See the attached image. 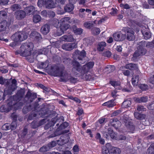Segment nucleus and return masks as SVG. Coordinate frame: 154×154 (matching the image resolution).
<instances>
[{
  "label": "nucleus",
  "instance_id": "23",
  "mask_svg": "<svg viewBox=\"0 0 154 154\" xmlns=\"http://www.w3.org/2000/svg\"><path fill=\"white\" fill-rule=\"evenodd\" d=\"M50 29L49 25L46 24L42 27L41 29V31L43 34L46 35L49 32Z\"/></svg>",
  "mask_w": 154,
  "mask_h": 154
},
{
  "label": "nucleus",
  "instance_id": "27",
  "mask_svg": "<svg viewBox=\"0 0 154 154\" xmlns=\"http://www.w3.org/2000/svg\"><path fill=\"white\" fill-rule=\"evenodd\" d=\"M107 129V132L106 130H104L103 131V134L104 136L105 137L106 139L109 138V136L108 134L109 135L111 134L112 133H113L114 132L113 130L110 127L108 128H106Z\"/></svg>",
  "mask_w": 154,
  "mask_h": 154
},
{
  "label": "nucleus",
  "instance_id": "4",
  "mask_svg": "<svg viewBox=\"0 0 154 154\" xmlns=\"http://www.w3.org/2000/svg\"><path fill=\"white\" fill-rule=\"evenodd\" d=\"M64 67H59L57 66L54 65L52 66L50 69V72L52 75L56 76H60V80L62 81V78L64 76V74L66 72L64 70Z\"/></svg>",
  "mask_w": 154,
  "mask_h": 154
},
{
  "label": "nucleus",
  "instance_id": "46",
  "mask_svg": "<svg viewBox=\"0 0 154 154\" xmlns=\"http://www.w3.org/2000/svg\"><path fill=\"white\" fill-rule=\"evenodd\" d=\"M50 149L48 145L44 146L41 147L39 150V151L41 152H46L47 151H48Z\"/></svg>",
  "mask_w": 154,
  "mask_h": 154
},
{
  "label": "nucleus",
  "instance_id": "16",
  "mask_svg": "<svg viewBox=\"0 0 154 154\" xmlns=\"http://www.w3.org/2000/svg\"><path fill=\"white\" fill-rule=\"evenodd\" d=\"M141 31L145 39L147 40L151 37V34L148 29L145 27H143L141 29Z\"/></svg>",
  "mask_w": 154,
  "mask_h": 154
},
{
  "label": "nucleus",
  "instance_id": "11",
  "mask_svg": "<svg viewBox=\"0 0 154 154\" xmlns=\"http://www.w3.org/2000/svg\"><path fill=\"white\" fill-rule=\"evenodd\" d=\"M123 32H116L113 35V38L115 41H121L123 40L126 37V34H123Z\"/></svg>",
  "mask_w": 154,
  "mask_h": 154
},
{
  "label": "nucleus",
  "instance_id": "47",
  "mask_svg": "<svg viewBox=\"0 0 154 154\" xmlns=\"http://www.w3.org/2000/svg\"><path fill=\"white\" fill-rule=\"evenodd\" d=\"M115 69V67L114 66L109 65L108 66L106 69L109 73L111 72H113Z\"/></svg>",
  "mask_w": 154,
  "mask_h": 154
},
{
  "label": "nucleus",
  "instance_id": "52",
  "mask_svg": "<svg viewBox=\"0 0 154 154\" xmlns=\"http://www.w3.org/2000/svg\"><path fill=\"white\" fill-rule=\"evenodd\" d=\"M31 127L33 128H36L39 127L38 122H37L33 121L31 124Z\"/></svg>",
  "mask_w": 154,
  "mask_h": 154
},
{
  "label": "nucleus",
  "instance_id": "53",
  "mask_svg": "<svg viewBox=\"0 0 154 154\" xmlns=\"http://www.w3.org/2000/svg\"><path fill=\"white\" fill-rule=\"evenodd\" d=\"M146 46L148 48H152L154 47V40L151 42H148L146 45Z\"/></svg>",
  "mask_w": 154,
  "mask_h": 154
},
{
  "label": "nucleus",
  "instance_id": "43",
  "mask_svg": "<svg viewBox=\"0 0 154 154\" xmlns=\"http://www.w3.org/2000/svg\"><path fill=\"white\" fill-rule=\"evenodd\" d=\"M131 104V102L130 100L125 101L122 104V106L124 108H127L130 106Z\"/></svg>",
  "mask_w": 154,
  "mask_h": 154
},
{
  "label": "nucleus",
  "instance_id": "56",
  "mask_svg": "<svg viewBox=\"0 0 154 154\" xmlns=\"http://www.w3.org/2000/svg\"><path fill=\"white\" fill-rule=\"evenodd\" d=\"M17 126V124L16 122L15 121L13 122L11 125H10V129H11V130H14L16 128Z\"/></svg>",
  "mask_w": 154,
  "mask_h": 154
},
{
  "label": "nucleus",
  "instance_id": "39",
  "mask_svg": "<svg viewBox=\"0 0 154 154\" xmlns=\"http://www.w3.org/2000/svg\"><path fill=\"white\" fill-rule=\"evenodd\" d=\"M51 24L56 28H58L60 27L59 20L56 19H53L51 21Z\"/></svg>",
  "mask_w": 154,
  "mask_h": 154
},
{
  "label": "nucleus",
  "instance_id": "64",
  "mask_svg": "<svg viewBox=\"0 0 154 154\" xmlns=\"http://www.w3.org/2000/svg\"><path fill=\"white\" fill-rule=\"evenodd\" d=\"M148 3L151 8H154V0H148Z\"/></svg>",
  "mask_w": 154,
  "mask_h": 154
},
{
  "label": "nucleus",
  "instance_id": "18",
  "mask_svg": "<svg viewBox=\"0 0 154 154\" xmlns=\"http://www.w3.org/2000/svg\"><path fill=\"white\" fill-rule=\"evenodd\" d=\"M40 54L38 52L35 51L32 54L30 53V54L29 56H26V57H27L26 59L29 62L33 63L38 55Z\"/></svg>",
  "mask_w": 154,
  "mask_h": 154
},
{
  "label": "nucleus",
  "instance_id": "34",
  "mask_svg": "<svg viewBox=\"0 0 154 154\" xmlns=\"http://www.w3.org/2000/svg\"><path fill=\"white\" fill-rule=\"evenodd\" d=\"M139 76L138 75L134 76L132 79V83L134 86L137 85H138L139 80Z\"/></svg>",
  "mask_w": 154,
  "mask_h": 154
},
{
  "label": "nucleus",
  "instance_id": "60",
  "mask_svg": "<svg viewBox=\"0 0 154 154\" xmlns=\"http://www.w3.org/2000/svg\"><path fill=\"white\" fill-rule=\"evenodd\" d=\"M56 143H57L55 141H53L48 143V145L50 149L51 148L55 146L56 145Z\"/></svg>",
  "mask_w": 154,
  "mask_h": 154
},
{
  "label": "nucleus",
  "instance_id": "33",
  "mask_svg": "<svg viewBox=\"0 0 154 154\" xmlns=\"http://www.w3.org/2000/svg\"><path fill=\"white\" fill-rule=\"evenodd\" d=\"M135 117L137 119L143 120L145 119V115L144 114H140L137 112L134 113Z\"/></svg>",
  "mask_w": 154,
  "mask_h": 154
},
{
  "label": "nucleus",
  "instance_id": "42",
  "mask_svg": "<svg viewBox=\"0 0 154 154\" xmlns=\"http://www.w3.org/2000/svg\"><path fill=\"white\" fill-rule=\"evenodd\" d=\"M41 19V16L38 14L34 15L33 17V21L35 23H37L39 22Z\"/></svg>",
  "mask_w": 154,
  "mask_h": 154
},
{
  "label": "nucleus",
  "instance_id": "17",
  "mask_svg": "<svg viewBox=\"0 0 154 154\" xmlns=\"http://www.w3.org/2000/svg\"><path fill=\"white\" fill-rule=\"evenodd\" d=\"M39 104L37 102H35L34 104L32 105H29L27 108L26 107H24L23 110V112L24 114H26L27 113V112H25V110L26 109H27L28 111H35L37 110V108Z\"/></svg>",
  "mask_w": 154,
  "mask_h": 154
},
{
  "label": "nucleus",
  "instance_id": "61",
  "mask_svg": "<svg viewBox=\"0 0 154 154\" xmlns=\"http://www.w3.org/2000/svg\"><path fill=\"white\" fill-rule=\"evenodd\" d=\"M147 2H145L143 3L142 6L143 8L145 9H149L150 8L149 5L148 3Z\"/></svg>",
  "mask_w": 154,
  "mask_h": 154
},
{
  "label": "nucleus",
  "instance_id": "57",
  "mask_svg": "<svg viewBox=\"0 0 154 154\" xmlns=\"http://www.w3.org/2000/svg\"><path fill=\"white\" fill-rule=\"evenodd\" d=\"M7 13L6 11H0V19H3L7 16Z\"/></svg>",
  "mask_w": 154,
  "mask_h": 154
},
{
  "label": "nucleus",
  "instance_id": "49",
  "mask_svg": "<svg viewBox=\"0 0 154 154\" xmlns=\"http://www.w3.org/2000/svg\"><path fill=\"white\" fill-rule=\"evenodd\" d=\"M63 62L66 64H69L72 62V60L69 58H64L63 59Z\"/></svg>",
  "mask_w": 154,
  "mask_h": 154
},
{
  "label": "nucleus",
  "instance_id": "30",
  "mask_svg": "<svg viewBox=\"0 0 154 154\" xmlns=\"http://www.w3.org/2000/svg\"><path fill=\"white\" fill-rule=\"evenodd\" d=\"M72 28L73 29V31L76 34L81 35L83 32V29L81 28H77L76 26H73Z\"/></svg>",
  "mask_w": 154,
  "mask_h": 154
},
{
  "label": "nucleus",
  "instance_id": "36",
  "mask_svg": "<svg viewBox=\"0 0 154 154\" xmlns=\"http://www.w3.org/2000/svg\"><path fill=\"white\" fill-rule=\"evenodd\" d=\"M60 30L62 33H63L64 31L66 30L70 26L68 24H60Z\"/></svg>",
  "mask_w": 154,
  "mask_h": 154
},
{
  "label": "nucleus",
  "instance_id": "37",
  "mask_svg": "<svg viewBox=\"0 0 154 154\" xmlns=\"http://www.w3.org/2000/svg\"><path fill=\"white\" fill-rule=\"evenodd\" d=\"M94 23V22L93 21H90L85 23L84 24V25L86 28L90 29L93 27Z\"/></svg>",
  "mask_w": 154,
  "mask_h": 154
},
{
  "label": "nucleus",
  "instance_id": "28",
  "mask_svg": "<svg viewBox=\"0 0 154 154\" xmlns=\"http://www.w3.org/2000/svg\"><path fill=\"white\" fill-rule=\"evenodd\" d=\"M62 40L64 41L72 42L74 41L75 39L72 35H64L62 37Z\"/></svg>",
  "mask_w": 154,
  "mask_h": 154
},
{
  "label": "nucleus",
  "instance_id": "29",
  "mask_svg": "<svg viewBox=\"0 0 154 154\" xmlns=\"http://www.w3.org/2000/svg\"><path fill=\"white\" fill-rule=\"evenodd\" d=\"M106 46V43L104 42L99 43L97 45V49L99 51H103Z\"/></svg>",
  "mask_w": 154,
  "mask_h": 154
},
{
  "label": "nucleus",
  "instance_id": "50",
  "mask_svg": "<svg viewBox=\"0 0 154 154\" xmlns=\"http://www.w3.org/2000/svg\"><path fill=\"white\" fill-rule=\"evenodd\" d=\"M154 151V143H152L147 150L149 153H152Z\"/></svg>",
  "mask_w": 154,
  "mask_h": 154
},
{
  "label": "nucleus",
  "instance_id": "22",
  "mask_svg": "<svg viewBox=\"0 0 154 154\" xmlns=\"http://www.w3.org/2000/svg\"><path fill=\"white\" fill-rule=\"evenodd\" d=\"M61 129L58 127L56 129V131L54 133V134H51L50 135V137H54L59 135H60L69 132V130H65L63 131H61Z\"/></svg>",
  "mask_w": 154,
  "mask_h": 154
},
{
  "label": "nucleus",
  "instance_id": "14",
  "mask_svg": "<svg viewBox=\"0 0 154 154\" xmlns=\"http://www.w3.org/2000/svg\"><path fill=\"white\" fill-rule=\"evenodd\" d=\"M77 47L76 44L74 43H66L63 44L62 48L64 50L69 51Z\"/></svg>",
  "mask_w": 154,
  "mask_h": 154
},
{
  "label": "nucleus",
  "instance_id": "58",
  "mask_svg": "<svg viewBox=\"0 0 154 154\" xmlns=\"http://www.w3.org/2000/svg\"><path fill=\"white\" fill-rule=\"evenodd\" d=\"M102 154H108L109 153V148L108 149L106 147H105L102 149Z\"/></svg>",
  "mask_w": 154,
  "mask_h": 154
},
{
  "label": "nucleus",
  "instance_id": "54",
  "mask_svg": "<svg viewBox=\"0 0 154 154\" xmlns=\"http://www.w3.org/2000/svg\"><path fill=\"white\" fill-rule=\"evenodd\" d=\"M114 122H115V123H120V122L117 119H110L109 121V124L112 125V124H113L112 123Z\"/></svg>",
  "mask_w": 154,
  "mask_h": 154
},
{
  "label": "nucleus",
  "instance_id": "45",
  "mask_svg": "<svg viewBox=\"0 0 154 154\" xmlns=\"http://www.w3.org/2000/svg\"><path fill=\"white\" fill-rule=\"evenodd\" d=\"M137 110L139 112H142L146 111V109L143 106L140 105H138L137 107Z\"/></svg>",
  "mask_w": 154,
  "mask_h": 154
},
{
  "label": "nucleus",
  "instance_id": "9",
  "mask_svg": "<svg viewBox=\"0 0 154 154\" xmlns=\"http://www.w3.org/2000/svg\"><path fill=\"white\" fill-rule=\"evenodd\" d=\"M86 54L85 51L84 50L81 51L77 50L73 53V56L75 59H78L79 61H81L85 57Z\"/></svg>",
  "mask_w": 154,
  "mask_h": 154
},
{
  "label": "nucleus",
  "instance_id": "25",
  "mask_svg": "<svg viewBox=\"0 0 154 154\" xmlns=\"http://www.w3.org/2000/svg\"><path fill=\"white\" fill-rule=\"evenodd\" d=\"M124 67L127 69L131 70H136L137 69V65L136 64L130 63L125 65Z\"/></svg>",
  "mask_w": 154,
  "mask_h": 154
},
{
  "label": "nucleus",
  "instance_id": "59",
  "mask_svg": "<svg viewBox=\"0 0 154 154\" xmlns=\"http://www.w3.org/2000/svg\"><path fill=\"white\" fill-rule=\"evenodd\" d=\"M37 114L34 112L31 113L29 115L28 118V119L31 120L36 116Z\"/></svg>",
  "mask_w": 154,
  "mask_h": 154
},
{
  "label": "nucleus",
  "instance_id": "32",
  "mask_svg": "<svg viewBox=\"0 0 154 154\" xmlns=\"http://www.w3.org/2000/svg\"><path fill=\"white\" fill-rule=\"evenodd\" d=\"M114 100H111L105 102L102 104L103 106H107L108 107H112L115 106L116 104L114 102Z\"/></svg>",
  "mask_w": 154,
  "mask_h": 154
},
{
  "label": "nucleus",
  "instance_id": "35",
  "mask_svg": "<svg viewBox=\"0 0 154 154\" xmlns=\"http://www.w3.org/2000/svg\"><path fill=\"white\" fill-rule=\"evenodd\" d=\"M148 100V98L147 97H142L140 98H137L135 101L138 103H145Z\"/></svg>",
  "mask_w": 154,
  "mask_h": 154
},
{
  "label": "nucleus",
  "instance_id": "44",
  "mask_svg": "<svg viewBox=\"0 0 154 154\" xmlns=\"http://www.w3.org/2000/svg\"><path fill=\"white\" fill-rule=\"evenodd\" d=\"M70 20V18L69 17H65L60 20V24H68L69 21Z\"/></svg>",
  "mask_w": 154,
  "mask_h": 154
},
{
  "label": "nucleus",
  "instance_id": "38",
  "mask_svg": "<svg viewBox=\"0 0 154 154\" xmlns=\"http://www.w3.org/2000/svg\"><path fill=\"white\" fill-rule=\"evenodd\" d=\"M7 24V22L6 21H3L0 23V32L5 30Z\"/></svg>",
  "mask_w": 154,
  "mask_h": 154
},
{
  "label": "nucleus",
  "instance_id": "5",
  "mask_svg": "<svg viewBox=\"0 0 154 154\" xmlns=\"http://www.w3.org/2000/svg\"><path fill=\"white\" fill-rule=\"evenodd\" d=\"M28 34L24 32H19L15 33L11 37V39L14 42H21L26 39Z\"/></svg>",
  "mask_w": 154,
  "mask_h": 154
},
{
  "label": "nucleus",
  "instance_id": "8",
  "mask_svg": "<svg viewBox=\"0 0 154 154\" xmlns=\"http://www.w3.org/2000/svg\"><path fill=\"white\" fill-rule=\"evenodd\" d=\"M122 32H124L127 34V39L129 41L134 40L135 39V36L134 34L133 31L129 27H125L123 28Z\"/></svg>",
  "mask_w": 154,
  "mask_h": 154
},
{
  "label": "nucleus",
  "instance_id": "62",
  "mask_svg": "<svg viewBox=\"0 0 154 154\" xmlns=\"http://www.w3.org/2000/svg\"><path fill=\"white\" fill-rule=\"evenodd\" d=\"M47 66V63L46 62H42L41 64L38 66V68H41V69H44L46 68V66ZM48 66V65H47Z\"/></svg>",
  "mask_w": 154,
  "mask_h": 154
},
{
  "label": "nucleus",
  "instance_id": "2",
  "mask_svg": "<svg viewBox=\"0 0 154 154\" xmlns=\"http://www.w3.org/2000/svg\"><path fill=\"white\" fill-rule=\"evenodd\" d=\"M25 94V90L23 89H21L18 91L16 94L13 96H11L9 99L8 104L11 106H13L16 105L17 103L23 97Z\"/></svg>",
  "mask_w": 154,
  "mask_h": 154
},
{
  "label": "nucleus",
  "instance_id": "1",
  "mask_svg": "<svg viewBox=\"0 0 154 154\" xmlns=\"http://www.w3.org/2000/svg\"><path fill=\"white\" fill-rule=\"evenodd\" d=\"M34 47L33 44L31 42L23 43L20 48V51L17 52L16 54H21L23 56H29Z\"/></svg>",
  "mask_w": 154,
  "mask_h": 154
},
{
  "label": "nucleus",
  "instance_id": "15",
  "mask_svg": "<svg viewBox=\"0 0 154 154\" xmlns=\"http://www.w3.org/2000/svg\"><path fill=\"white\" fill-rule=\"evenodd\" d=\"M26 13L23 10H19L15 12L14 15L16 19L20 20L24 18L26 16Z\"/></svg>",
  "mask_w": 154,
  "mask_h": 154
},
{
  "label": "nucleus",
  "instance_id": "20",
  "mask_svg": "<svg viewBox=\"0 0 154 154\" xmlns=\"http://www.w3.org/2000/svg\"><path fill=\"white\" fill-rule=\"evenodd\" d=\"M15 86H11L10 85L5 88L4 90V93L6 96L7 95H11L12 94L13 92L15 91L16 89L15 88Z\"/></svg>",
  "mask_w": 154,
  "mask_h": 154
},
{
  "label": "nucleus",
  "instance_id": "3",
  "mask_svg": "<svg viewBox=\"0 0 154 154\" xmlns=\"http://www.w3.org/2000/svg\"><path fill=\"white\" fill-rule=\"evenodd\" d=\"M72 63L74 66L73 68L72 69V72H75V71L80 72L82 78L83 79L86 80H90L92 79L91 75L88 74V72H82L83 74L82 73L81 67L79 63L75 61L73 62Z\"/></svg>",
  "mask_w": 154,
  "mask_h": 154
},
{
  "label": "nucleus",
  "instance_id": "41",
  "mask_svg": "<svg viewBox=\"0 0 154 154\" xmlns=\"http://www.w3.org/2000/svg\"><path fill=\"white\" fill-rule=\"evenodd\" d=\"M11 9L13 11H15L21 8L20 6L17 4H15L12 5L10 7Z\"/></svg>",
  "mask_w": 154,
  "mask_h": 154
},
{
  "label": "nucleus",
  "instance_id": "10",
  "mask_svg": "<svg viewBox=\"0 0 154 154\" xmlns=\"http://www.w3.org/2000/svg\"><path fill=\"white\" fill-rule=\"evenodd\" d=\"M68 80L70 81L72 83H75L78 81V79L74 77L71 76L70 75L68 74L66 72L64 74V77L62 78V81L66 82Z\"/></svg>",
  "mask_w": 154,
  "mask_h": 154
},
{
  "label": "nucleus",
  "instance_id": "63",
  "mask_svg": "<svg viewBox=\"0 0 154 154\" xmlns=\"http://www.w3.org/2000/svg\"><path fill=\"white\" fill-rule=\"evenodd\" d=\"M146 43L144 41H142L140 42H137V44L139 46L138 47H142L146 46Z\"/></svg>",
  "mask_w": 154,
  "mask_h": 154
},
{
  "label": "nucleus",
  "instance_id": "26",
  "mask_svg": "<svg viewBox=\"0 0 154 154\" xmlns=\"http://www.w3.org/2000/svg\"><path fill=\"white\" fill-rule=\"evenodd\" d=\"M26 14L30 15L35 10V8L32 6L27 7L24 9Z\"/></svg>",
  "mask_w": 154,
  "mask_h": 154
},
{
  "label": "nucleus",
  "instance_id": "48",
  "mask_svg": "<svg viewBox=\"0 0 154 154\" xmlns=\"http://www.w3.org/2000/svg\"><path fill=\"white\" fill-rule=\"evenodd\" d=\"M68 125L69 124L68 123L66 122H64L63 123V122L61 124H60L59 128L62 130L66 128Z\"/></svg>",
  "mask_w": 154,
  "mask_h": 154
},
{
  "label": "nucleus",
  "instance_id": "19",
  "mask_svg": "<svg viewBox=\"0 0 154 154\" xmlns=\"http://www.w3.org/2000/svg\"><path fill=\"white\" fill-rule=\"evenodd\" d=\"M37 97L36 94L35 93H32L30 91H28L25 96V99L30 102H32V101Z\"/></svg>",
  "mask_w": 154,
  "mask_h": 154
},
{
  "label": "nucleus",
  "instance_id": "7",
  "mask_svg": "<svg viewBox=\"0 0 154 154\" xmlns=\"http://www.w3.org/2000/svg\"><path fill=\"white\" fill-rule=\"evenodd\" d=\"M53 112L54 113L52 114H50V116L52 117H54L53 118H52V119L51 120L52 122L53 123V125H54V124L56 123V126L58 127L59 126H60V124H61L64 121V118L63 116H60L58 117V114H57L54 112Z\"/></svg>",
  "mask_w": 154,
  "mask_h": 154
},
{
  "label": "nucleus",
  "instance_id": "55",
  "mask_svg": "<svg viewBox=\"0 0 154 154\" xmlns=\"http://www.w3.org/2000/svg\"><path fill=\"white\" fill-rule=\"evenodd\" d=\"M139 87L143 91H145L148 89V86L146 84H142Z\"/></svg>",
  "mask_w": 154,
  "mask_h": 154
},
{
  "label": "nucleus",
  "instance_id": "40",
  "mask_svg": "<svg viewBox=\"0 0 154 154\" xmlns=\"http://www.w3.org/2000/svg\"><path fill=\"white\" fill-rule=\"evenodd\" d=\"M100 32V29L98 28L94 27L91 29V33L94 35H98Z\"/></svg>",
  "mask_w": 154,
  "mask_h": 154
},
{
  "label": "nucleus",
  "instance_id": "51",
  "mask_svg": "<svg viewBox=\"0 0 154 154\" xmlns=\"http://www.w3.org/2000/svg\"><path fill=\"white\" fill-rule=\"evenodd\" d=\"M79 21L76 19H70L69 21V23L72 24H78L79 23Z\"/></svg>",
  "mask_w": 154,
  "mask_h": 154
},
{
  "label": "nucleus",
  "instance_id": "24",
  "mask_svg": "<svg viewBox=\"0 0 154 154\" xmlns=\"http://www.w3.org/2000/svg\"><path fill=\"white\" fill-rule=\"evenodd\" d=\"M121 152L120 149L118 148L113 146L110 147L109 154H120Z\"/></svg>",
  "mask_w": 154,
  "mask_h": 154
},
{
  "label": "nucleus",
  "instance_id": "13",
  "mask_svg": "<svg viewBox=\"0 0 154 154\" xmlns=\"http://www.w3.org/2000/svg\"><path fill=\"white\" fill-rule=\"evenodd\" d=\"M146 52V49L142 47H138L137 50L134 53L133 56L134 57H137L140 55L145 54Z\"/></svg>",
  "mask_w": 154,
  "mask_h": 154
},
{
  "label": "nucleus",
  "instance_id": "21",
  "mask_svg": "<svg viewBox=\"0 0 154 154\" xmlns=\"http://www.w3.org/2000/svg\"><path fill=\"white\" fill-rule=\"evenodd\" d=\"M94 65V63L92 62H89L86 65L83 66L81 68V72L83 74L82 72H88L89 69L93 67Z\"/></svg>",
  "mask_w": 154,
  "mask_h": 154
},
{
  "label": "nucleus",
  "instance_id": "31",
  "mask_svg": "<svg viewBox=\"0 0 154 154\" xmlns=\"http://www.w3.org/2000/svg\"><path fill=\"white\" fill-rule=\"evenodd\" d=\"M74 5L73 4H67L64 8L65 11L68 12H71L74 8Z\"/></svg>",
  "mask_w": 154,
  "mask_h": 154
},
{
  "label": "nucleus",
  "instance_id": "6",
  "mask_svg": "<svg viewBox=\"0 0 154 154\" xmlns=\"http://www.w3.org/2000/svg\"><path fill=\"white\" fill-rule=\"evenodd\" d=\"M123 122L128 130L131 132L133 133L135 129V127L131 120L128 117L124 116L120 119Z\"/></svg>",
  "mask_w": 154,
  "mask_h": 154
},
{
  "label": "nucleus",
  "instance_id": "12",
  "mask_svg": "<svg viewBox=\"0 0 154 154\" xmlns=\"http://www.w3.org/2000/svg\"><path fill=\"white\" fill-rule=\"evenodd\" d=\"M30 36L36 42H40L42 40V38L40 34L35 31L32 32Z\"/></svg>",
  "mask_w": 154,
  "mask_h": 154
}]
</instances>
